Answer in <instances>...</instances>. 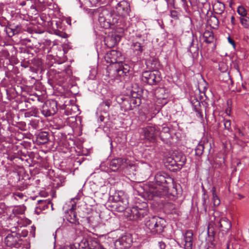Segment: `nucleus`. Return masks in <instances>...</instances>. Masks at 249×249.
<instances>
[{"instance_id": "obj_1", "label": "nucleus", "mask_w": 249, "mask_h": 249, "mask_svg": "<svg viewBox=\"0 0 249 249\" xmlns=\"http://www.w3.org/2000/svg\"><path fill=\"white\" fill-rule=\"evenodd\" d=\"M116 9L117 14L107 8H102L98 10L99 21L103 27L108 28L111 25H118L120 16L128 15L130 11L129 3L124 0L119 2Z\"/></svg>"}, {"instance_id": "obj_2", "label": "nucleus", "mask_w": 249, "mask_h": 249, "mask_svg": "<svg viewBox=\"0 0 249 249\" xmlns=\"http://www.w3.org/2000/svg\"><path fill=\"white\" fill-rule=\"evenodd\" d=\"M144 225L148 232L152 235L161 234L166 227L164 219L157 216H153L145 221Z\"/></svg>"}, {"instance_id": "obj_3", "label": "nucleus", "mask_w": 249, "mask_h": 249, "mask_svg": "<svg viewBox=\"0 0 249 249\" xmlns=\"http://www.w3.org/2000/svg\"><path fill=\"white\" fill-rule=\"evenodd\" d=\"M78 249H105L97 238L88 236L77 244Z\"/></svg>"}, {"instance_id": "obj_4", "label": "nucleus", "mask_w": 249, "mask_h": 249, "mask_svg": "<svg viewBox=\"0 0 249 249\" xmlns=\"http://www.w3.org/2000/svg\"><path fill=\"white\" fill-rule=\"evenodd\" d=\"M142 130L143 139L152 142H156L157 137L160 134V128L155 124H149Z\"/></svg>"}, {"instance_id": "obj_5", "label": "nucleus", "mask_w": 249, "mask_h": 249, "mask_svg": "<svg viewBox=\"0 0 249 249\" xmlns=\"http://www.w3.org/2000/svg\"><path fill=\"white\" fill-rule=\"evenodd\" d=\"M148 213L147 204L145 202H142L141 205H137L131 209L130 216L134 220H139L147 215Z\"/></svg>"}, {"instance_id": "obj_6", "label": "nucleus", "mask_w": 249, "mask_h": 249, "mask_svg": "<svg viewBox=\"0 0 249 249\" xmlns=\"http://www.w3.org/2000/svg\"><path fill=\"white\" fill-rule=\"evenodd\" d=\"M109 201L114 202L111 206L114 210L117 212H123L127 207V204L124 203V198L122 192H116L109 197Z\"/></svg>"}, {"instance_id": "obj_7", "label": "nucleus", "mask_w": 249, "mask_h": 249, "mask_svg": "<svg viewBox=\"0 0 249 249\" xmlns=\"http://www.w3.org/2000/svg\"><path fill=\"white\" fill-rule=\"evenodd\" d=\"M142 80L150 85H156L160 81V72L157 70L145 71L142 73Z\"/></svg>"}, {"instance_id": "obj_8", "label": "nucleus", "mask_w": 249, "mask_h": 249, "mask_svg": "<svg viewBox=\"0 0 249 249\" xmlns=\"http://www.w3.org/2000/svg\"><path fill=\"white\" fill-rule=\"evenodd\" d=\"M57 110V103L56 101H48L43 104L41 112L45 117H48L55 114Z\"/></svg>"}, {"instance_id": "obj_9", "label": "nucleus", "mask_w": 249, "mask_h": 249, "mask_svg": "<svg viewBox=\"0 0 249 249\" xmlns=\"http://www.w3.org/2000/svg\"><path fill=\"white\" fill-rule=\"evenodd\" d=\"M19 235L17 233L13 232L9 234L4 239L5 244L8 247L18 248L22 244V241Z\"/></svg>"}, {"instance_id": "obj_10", "label": "nucleus", "mask_w": 249, "mask_h": 249, "mask_svg": "<svg viewBox=\"0 0 249 249\" xmlns=\"http://www.w3.org/2000/svg\"><path fill=\"white\" fill-rule=\"evenodd\" d=\"M105 60L107 63L114 64L122 62L123 57L122 53L117 50H112L106 53Z\"/></svg>"}, {"instance_id": "obj_11", "label": "nucleus", "mask_w": 249, "mask_h": 249, "mask_svg": "<svg viewBox=\"0 0 249 249\" xmlns=\"http://www.w3.org/2000/svg\"><path fill=\"white\" fill-rule=\"evenodd\" d=\"M132 239L130 235H125L117 239L114 243L115 249H128L132 245Z\"/></svg>"}, {"instance_id": "obj_12", "label": "nucleus", "mask_w": 249, "mask_h": 249, "mask_svg": "<svg viewBox=\"0 0 249 249\" xmlns=\"http://www.w3.org/2000/svg\"><path fill=\"white\" fill-rule=\"evenodd\" d=\"M128 160L125 159L118 158L113 159L110 162V168L112 171L116 172L123 170L127 167Z\"/></svg>"}, {"instance_id": "obj_13", "label": "nucleus", "mask_w": 249, "mask_h": 249, "mask_svg": "<svg viewBox=\"0 0 249 249\" xmlns=\"http://www.w3.org/2000/svg\"><path fill=\"white\" fill-rule=\"evenodd\" d=\"M156 183L166 188V185L172 181V178L164 172H158L155 176Z\"/></svg>"}, {"instance_id": "obj_14", "label": "nucleus", "mask_w": 249, "mask_h": 249, "mask_svg": "<svg viewBox=\"0 0 249 249\" xmlns=\"http://www.w3.org/2000/svg\"><path fill=\"white\" fill-rule=\"evenodd\" d=\"M144 48V46L140 42L138 41L133 42L130 47L132 56L139 58L141 56Z\"/></svg>"}, {"instance_id": "obj_15", "label": "nucleus", "mask_w": 249, "mask_h": 249, "mask_svg": "<svg viewBox=\"0 0 249 249\" xmlns=\"http://www.w3.org/2000/svg\"><path fill=\"white\" fill-rule=\"evenodd\" d=\"M219 230L227 233L231 228V221L226 217H222L218 222Z\"/></svg>"}, {"instance_id": "obj_16", "label": "nucleus", "mask_w": 249, "mask_h": 249, "mask_svg": "<svg viewBox=\"0 0 249 249\" xmlns=\"http://www.w3.org/2000/svg\"><path fill=\"white\" fill-rule=\"evenodd\" d=\"M188 51L195 56H197L199 53V47L197 37L192 36V41L189 46Z\"/></svg>"}, {"instance_id": "obj_17", "label": "nucleus", "mask_w": 249, "mask_h": 249, "mask_svg": "<svg viewBox=\"0 0 249 249\" xmlns=\"http://www.w3.org/2000/svg\"><path fill=\"white\" fill-rule=\"evenodd\" d=\"M120 36L118 35L108 36L105 38V45L109 48L114 47L119 41Z\"/></svg>"}, {"instance_id": "obj_18", "label": "nucleus", "mask_w": 249, "mask_h": 249, "mask_svg": "<svg viewBox=\"0 0 249 249\" xmlns=\"http://www.w3.org/2000/svg\"><path fill=\"white\" fill-rule=\"evenodd\" d=\"M185 249H192L193 242V233L192 231H187L184 235Z\"/></svg>"}, {"instance_id": "obj_19", "label": "nucleus", "mask_w": 249, "mask_h": 249, "mask_svg": "<svg viewBox=\"0 0 249 249\" xmlns=\"http://www.w3.org/2000/svg\"><path fill=\"white\" fill-rule=\"evenodd\" d=\"M165 165L166 168L171 171L176 172L179 170L173 157H168L166 159Z\"/></svg>"}, {"instance_id": "obj_20", "label": "nucleus", "mask_w": 249, "mask_h": 249, "mask_svg": "<svg viewBox=\"0 0 249 249\" xmlns=\"http://www.w3.org/2000/svg\"><path fill=\"white\" fill-rule=\"evenodd\" d=\"M140 103L141 100L140 98L132 97L130 99L129 102L128 101H126L124 102L125 109L132 110L135 107L139 106L140 105Z\"/></svg>"}, {"instance_id": "obj_21", "label": "nucleus", "mask_w": 249, "mask_h": 249, "mask_svg": "<svg viewBox=\"0 0 249 249\" xmlns=\"http://www.w3.org/2000/svg\"><path fill=\"white\" fill-rule=\"evenodd\" d=\"M36 141L38 144H43L47 143L49 141L48 133L45 131L38 133L36 135Z\"/></svg>"}, {"instance_id": "obj_22", "label": "nucleus", "mask_w": 249, "mask_h": 249, "mask_svg": "<svg viewBox=\"0 0 249 249\" xmlns=\"http://www.w3.org/2000/svg\"><path fill=\"white\" fill-rule=\"evenodd\" d=\"M85 221L90 226L95 227L99 224V218L97 214L91 215L85 219Z\"/></svg>"}, {"instance_id": "obj_23", "label": "nucleus", "mask_w": 249, "mask_h": 249, "mask_svg": "<svg viewBox=\"0 0 249 249\" xmlns=\"http://www.w3.org/2000/svg\"><path fill=\"white\" fill-rule=\"evenodd\" d=\"M174 160H176L177 166L180 170L184 165L186 161V158L184 155L182 154H178L173 156Z\"/></svg>"}, {"instance_id": "obj_24", "label": "nucleus", "mask_w": 249, "mask_h": 249, "mask_svg": "<svg viewBox=\"0 0 249 249\" xmlns=\"http://www.w3.org/2000/svg\"><path fill=\"white\" fill-rule=\"evenodd\" d=\"M73 206L69 212V215L67 217V220L71 223L79 224L78 219L77 217L76 212L73 210Z\"/></svg>"}, {"instance_id": "obj_25", "label": "nucleus", "mask_w": 249, "mask_h": 249, "mask_svg": "<svg viewBox=\"0 0 249 249\" xmlns=\"http://www.w3.org/2000/svg\"><path fill=\"white\" fill-rule=\"evenodd\" d=\"M155 95L159 99H165L168 96L167 90L164 88H159L156 89Z\"/></svg>"}, {"instance_id": "obj_26", "label": "nucleus", "mask_w": 249, "mask_h": 249, "mask_svg": "<svg viewBox=\"0 0 249 249\" xmlns=\"http://www.w3.org/2000/svg\"><path fill=\"white\" fill-rule=\"evenodd\" d=\"M38 202V206L37 208H39V210H44L49 208V206L52 208L53 204L51 203V201L48 199H43L39 200L37 201Z\"/></svg>"}, {"instance_id": "obj_27", "label": "nucleus", "mask_w": 249, "mask_h": 249, "mask_svg": "<svg viewBox=\"0 0 249 249\" xmlns=\"http://www.w3.org/2000/svg\"><path fill=\"white\" fill-rule=\"evenodd\" d=\"M208 144V142H200L197 144L195 148L196 155L197 156H201L203 153L204 149L206 145Z\"/></svg>"}, {"instance_id": "obj_28", "label": "nucleus", "mask_w": 249, "mask_h": 249, "mask_svg": "<svg viewBox=\"0 0 249 249\" xmlns=\"http://www.w3.org/2000/svg\"><path fill=\"white\" fill-rule=\"evenodd\" d=\"M208 22L211 27L213 28H217L218 26L219 20L215 16H211L208 19Z\"/></svg>"}, {"instance_id": "obj_29", "label": "nucleus", "mask_w": 249, "mask_h": 249, "mask_svg": "<svg viewBox=\"0 0 249 249\" xmlns=\"http://www.w3.org/2000/svg\"><path fill=\"white\" fill-rule=\"evenodd\" d=\"M213 9L217 14H221L224 11L225 5L223 3L218 2L213 5Z\"/></svg>"}, {"instance_id": "obj_30", "label": "nucleus", "mask_w": 249, "mask_h": 249, "mask_svg": "<svg viewBox=\"0 0 249 249\" xmlns=\"http://www.w3.org/2000/svg\"><path fill=\"white\" fill-rule=\"evenodd\" d=\"M204 41L207 43H211L213 41V35L212 32L206 31L203 34Z\"/></svg>"}, {"instance_id": "obj_31", "label": "nucleus", "mask_w": 249, "mask_h": 249, "mask_svg": "<svg viewBox=\"0 0 249 249\" xmlns=\"http://www.w3.org/2000/svg\"><path fill=\"white\" fill-rule=\"evenodd\" d=\"M209 200L207 197H205L204 196L202 198V206H201V212H204L205 213L207 212V205L209 203Z\"/></svg>"}, {"instance_id": "obj_32", "label": "nucleus", "mask_w": 249, "mask_h": 249, "mask_svg": "<svg viewBox=\"0 0 249 249\" xmlns=\"http://www.w3.org/2000/svg\"><path fill=\"white\" fill-rule=\"evenodd\" d=\"M241 24L245 28H248L249 27V18L248 17H244L241 18L240 19Z\"/></svg>"}, {"instance_id": "obj_33", "label": "nucleus", "mask_w": 249, "mask_h": 249, "mask_svg": "<svg viewBox=\"0 0 249 249\" xmlns=\"http://www.w3.org/2000/svg\"><path fill=\"white\" fill-rule=\"evenodd\" d=\"M191 103L194 107L195 111L199 112V107L200 105L199 101L196 99H194L191 101Z\"/></svg>"}, {"instance_id": "obj_34", "label": "nucleus", "mask_w": 249, "mask_h": 249, "mask_svg": "<svg viewBox=\"0 0 249 249\" xmlns=\"http://www.w3.org/2000/svg\"><path fill=\"white\" fill-rule=\"evenodd\" d=\"M238 13L242 17H245L247 14L246 10L243 6H239L237 9Z\"/></svg>"}, {"instance_id": "obj_35", "label": "nucleus", "mask_w": 249, "mask_h": 249, "mask_svg": "<svg viewBox=\"0 0 249 249\" xmlns=\"http://www.w3.org/2000/svg\"><path fill=\"white\" fill-rule=\"evenodd\" d=\"M219 70L222 72H226L228 70L227 66L223 62L219 63Z\"/></svg>"}, {"instance_id": "obj_36", "label": "nucleus", "mask_w": 249, "mask_h": 249, "mask_svg": "<svg viewBox=\"0 0 249 249\" xmlns=\"http://www.w3.org/2000/svg\"><path fill=\"white\" fill-rule=\"evenodd\" d=\"M224 127L226 129L229 131L231 130V121L230 120H225L224 123Z\"/></svg>"}, {"instance_id": "obj_37", "label": "nucleus", "mask_w": 249, "mask_h": 249, "mask_svg": "<svg viewBox=\"0 0 249 249\" xmlns=\"http://www.w3.org/2000/svg\"><path fill=\"white\" fill-rule=\"evenodd\" d=\"M30 125L34 129H37L39 128V122L37 120H32L30 122Z\"/></svg>"}, {"instance_id": "obj_38", "label": "nucleus", "mask_w": 249, "mask_h": 249, "mask_svg": "<svg viewBox=\"0 0 249 249\" xmlns=\"http://www.w3.org/2000/svg\"><path fill=\"white\" fill-rule=\"evenodd\" d=\"M213 205L214 206H218L220 204V201L219 198L218 197V196L216 195L213 196Z\"/></svg>"}, {"instance_id": "obj_39", "label": "nucleus", "mask_w": 249, "mask_h": 249, "mask_svg": "<svg viewBox=\"0 0 249 249\" xmlns=\"http://www.w3.org/2000/svg\"><path fill=\"white\" fill-rule=\"evenodd\" d=\"M208 233L209 236H213L215 234V232L213 231V227L211 224H209L208 227Z\"/></svg>"}, {"instance_id": "obj_40", "label": "nucleus", "mask_w": 249, "mask_h": 249, "mask_svg": "<svg viewBox=\"0 0 249 249\" xmlns=\"http://www.w3.org/2000/svg\"><path fill=\"white\" fill-rule=\"evenodd\" d=\"M170 16L175 19H177L178 18V13L177 11L175 10H171L170 11Z\"/></svg>"}, {"instance_id": "obj_41", "label": "nucleus", "mask_w": 249, "mask_h": 249, "mask_svg": "<svg viewBox=\"0 0 249 249\" xmlns=\"http://www.w3.org/2000/svg\"><path fill=\"white\" fill-rule=\"evenodd\" d=\"M60 249H78L77 245L76 243L73 245H71L70 246H67L64 247L63 248H61Z\"/></svg>"}, {"instance_id": "obj_42", "label": "nucleus", "mask_w": 249, "mask_h": 249, "mask_svg": "<svg viewBox=\"0 0 249 249\" xmlns=\"http://www.w3.org/2000/svg\"><path fill=\"white\" fill-rule=\"evenodd\" d=\"M37 111L36 110H35L34 111L32 112H27L25 113V116L26 117H29L30 116H36V113H37Z\"/></svg>"}, {"instance_id": "obj_43", "label": "nucleus", "mask_w": 249, "mask_h": 249, "mask_svg": "<svg viewBox=\"0 0 249 249\" xmlns=\"http://www.w3.org/2000/svg\"><path fill=\"white\" fill-rule=\"evenodd\" d=\"M117 71V73L118 75L120 76H121L124 73L126 72V69L125 68H123V69H122L121 68L118 70H116Z\"/></svg>"}, {"instance_id": "obj_44", "label": "nucleus", "mask_w": 249, "mask_h": 249, "mask_svg": "<svg viewBox=\"0 0 249 249\" xmlns=\"http://www.w3.org/2000/svg\"><path fill=\"white\" fill-rule=\"evenodd\" d=\"M111 102L109 100H107L103 101L102 103V105L104 106L105 105L106 106H107L108 108L111 105Z\"/></svg>"}, {"instance_id": "obj_45", "label": "nucleus", "mask_w": 249, "mask_h": 249, "mask_svg": "<svg viewBox=\"0 0 249 249\" xmlns=\"http://www.w3.org/2000/svg\"><path fill=\"white\" fill-rule=\"evenodd\" d=\"M14 211L16 213H23V211L21 210L20 207H16L14 209Z\"/></svg>"}, {"instance_id": "obj_46", "label": "nucleus", "mask_w": 249, "mask_h": 249, "mask_svg": "<svg viewBox=\"0 0 249 249\" xmlns=\"http://www.w3.org/2000/svg\"><path fill=\"white\" fill-rule=\"evenodd\" d=\"M159 246L160 249H165L166 245L164 242L161 241L159 242Z\"/></svg>"}, {"instance_id": "obj_47", "label": "nucleus", "mask_w": 249, "mask_h": 249, "mask_svg": "<svg viewBox=\"0 0 249 249\" xmlns=\"http://www.w3.org/2000/svg\"><path fill=\"white\" fill-rule=\"evenodd\" d=\"M14 195L15 196H18L20 198H22L24 196V195L22 193H20V192H16V193H14Z\"/></svg>"}, {"instance_id": "obj_48", "label": "nucleus", "mask_w": 249, "mask_h": 249, "mask_svg": "<svg viewBox=\"0 0 249 249\" xmlns=\"http://www.w3.org/2000/svg\"><path fill=\"white\" fill-rule=\"evenodd\" d=\"M228 41L234 47L235 46V44L234 41L231 38L230 36L228 37Z\"/></svg>"}, {"instance_id": "obj_49", "label": "nucleus", "mask_w": 249, "mask_h": 249, "mask_svg": "<svg viewBox=\"0 0 249 249\" xmlns=\"http://www.w3.org/2000/svg\"><path fill=\"white\" fill-rule=\"evenodd\" d=\"M4 209H5V205L4 204V203H0V213H2L3 212H4Z\"/></svg>"}, {"instance_id": "obj_50", "label": "nucleus", "mask_w": 249, "mask_h": 249, "mask_svg": "<svg viewBox=\"0 0 249 249\" xmlns=\"http://www.w3.org/2000/svg\"><path fill=\"white\" fill-rule=\"evenodd\" d=\"M63 75V73L58 72L56 74H55L54 78L56 80L58 79V78H60V77Z\"/></svg>"}, {"instance_id": "obj_51", "label": "nucleus", "mask_w": 249, "mask_h": 249, "mask_svg": "<svg viewBox=\"0 0 249 249\" xmlns=\"http://www.w3.org/2000/svg\"><path fill=\"white\" fill-rule=\"evenodd\" d=\"M237 133V135H238L239 137H243L244 136V133L241 131L240 129H238Z\"/></svg>"}, {"instance_id": "obj_52", "label": "nucleus", "mask_w": 249, "mask_h": 249, "mask_svg": "<svg viewBox=\"0 0 249 249\" xmlns=\"http://www.w3.org/2000/svg\"><path fill=\"white\" fill-rule=\"evenodd\" d=\"M167 4L173 6L174 5V1L175 0H166Z\"/></svg>"}, {"instance_id": "obj_53", "label": "nucleus", "mask_w": 249, "mask_h": 249, "mask_svg": "<svg viewBox=\"0 0 249 249\" xmlns=\"http://www.w3.org/2000/svg\"><path fill=\"white\" fill-rule=\"evenodd\" d=\"M35 230L36 228L34 226L32 227V231H31V233H32V236L33 237L35 236Z\"/></svg>"}, {"instance_id": "obj_54", "label": "nucleus", "mask_w": 249, "mask_h": 249, "mask_svg": "<svg viewBox=\"0 0 249 249\" xmlns=\"http://www.w3.org/2000/svg\"><path fill=\"white\" fill-rule=\"evenodd\" d=\"M181 1L183 3V6L184 8H186V7L187 6V1L186 0H181Z\"/></svg>"}, {"instance_id": "obj_55", "label": "nucleus", "mask_w": 249, "mask_h": 249, "mask_svg": "<svg viewBox=\"0 0 249 249\" xmlns=\"http://www.w3.org/2000/svg\"><path fill=\"white\" fill-rule=\"evenodd\" d=\"M212 195L213 196L216 195V188H215V187H213L212 188Z\"/></svg>"}, {"instance_id": "obj_56", "label": "nucleus", "mask_w": 249, "mask_h": 249, "mask_svg": "<svg viewBox=\"0 0 249 249\" xmlns=\"http://www.w3.org/2000/svg\"><path fill=\"white\" fill-rule=\"evenodd\" d=\"M231 22L232 25L235 24V18L233 16H231Z\"/></svg>"}, {"instance_id": "obj_57", "label": "nucleus", "mask_w": 249, "mask_h": 249, "mask_svg": "<svg viewBox=\"0 0 249 249\" xmlns=\"http://www.w3.org/2000/svg\"><path fill=\"white\" fill-rule=\"evenodd\" d=\"M170 131V129L168 127H164L163 128V131L164 132L168 133Z\"/></svg>"}, {"instance_id": "obj_58", "label": "nucleus", "mask_w": 249, "mask_h": 249, "mask_svg": "<svg viewBox=\"0 0 249 249\" xmlns=\"http://www.w3.org/2000/svg\"><path fill=\"white\" fill-rule=\"evenodd\" d=\"M40 210H39V208H37V206H36V209L35 210V212L37 214H39L40 212Z\"/></svg>"}, {"instance_id": "obj_59", "label": "nucleus", "mask_w": 249, "mask_h": 249, "mask_svg": "<svg viewBox=\"0 0 249 249\" xmlns=\"http://www.w3.org/2000/svg\"><path fill=\"white\" fill-rule=\"evenodd\" d=\"M59 35L60 36H62V37H64V38L66 37V36H67V34H65V33H61V34H60V35Z\"/></svg>"}, {"instance_id": "obj_60", "label": "nucleus", "mask_w": 249, "mask_h": 249, "mask_svg": "<svg viewBox=\"0 0 249 249\" xmlns=\"http://www.w3.org/2000/svg\"><path fill=\"white\" fill-rule=\"evenodd\" d=\"M22 233H23V235L22 236L23 237H26L27 236V231H23V232H22Z\"/></svg>"}, {"instance_id": "obj_61", "label": "nucleus", "mask_w": 249, "mask_h": 249, "mask_svg": "<svg viewBox=\"0 0 249 249\" xmlns=\"http://www.w3.org/2000/svg\"><path fill=\"white\" fill-rule=\"evenodd\" d=\"M26 4V2L25 1H23L20 3V5L21 6H24Z\"/></svg>"}, {"instance_id": "obj_62", "label": "nucleus", "mask_w": 249, "mask_h": 249, "mask_svg": "<svg viewBox=\"0 0 249 249\" xmlns=\"http://www.w3.org/2000/svg\"><path fill=\"white\" fill-rule=\"evenodd\" d=\"M238 196H239V199H240L244 197V196H243L239 194Z\"/></svg>"}, {"instance_id": "obj_63", "label": "nucleus", "mask_w": 249, "mask_h": 249, "mask_svg": "<svg viewBox=\"0 0 249 249\" xmlns=\"http://www.w3.org/2000/svg\"><path fill=\"white\" fill-rule=\"evenodd\" d=\"M3 194V191L2 189H0V196Z\"/></svg>"}, {"instance_id": "obj_64", "label": "nucleus", "mask_w": 249, "mask_h": 249, "mask_svg": "<svg viewBox=\"0 0 249 249\" xmlns=\"http://www.w3.org/2000/svg\"><path fill=\"white\" fill-rule=\"evenodd\" d=\"M26 187H22V188H21V189H20V190H24V189H25V188H26Z\"/></svg>"}]
</instances>
